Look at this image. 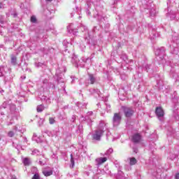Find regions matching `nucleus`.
<instances>
[{
	"label": "nucleus",
	"instance_id": "7c9ffc66",
	"mask_svg": "<svg viewBox=\"0 0 179 179\" xmlns=\"http://www.w3.org/2000/svg\"><path fill=\"white\" fill-rule=\"evenodd\" d=\"M49 124H50V125L55 124V118L52 117H49Z\"/></svg>",
	"mask_w": 179,
	"mask_h": 179
},
{
	"label": "nucleus",
	"instance_id": "72a5a7b5",
	"mask_svg": "<svg viewBox=\"0 0 179 179\" xmlns=\"http://www.w3.org/2000/svg\"><path fill=\"white\" fill-rule=\"evenodd\" d=\"M32 179H41V178L40 177V174H38V173H35L32 177Z\"/></svg>",
	"mask_w": 179,
	"mask_h": 179
},
{
	"label": "nucleus",
	"instance_id": "f3484780",
	"mask_svg": "<svg viewBox=\"0 0 179 179\" xmlns=\"http://www.w3.org/2000/svg\"><path fill=\"white\" fill-rule=\"evenodd\" d=\"M93 115V112L90 111L87 113L86 117H85V120L87 122H92V116Z\"/></svg>",
	"mask_w": 179,
	"mask_h": 179
},
{
	"label": "nucleus",
	"instance_id": "a18cd8bd",
	"mask_svg": "<svg viewBox=\"0 0 179 179\" xmlns=\"http://www.w3.org/2000/svg\"><path fill=\"white\" fill-rule=\"evenodd\" d=\"M44 122V119H41L39 121V124H43Z\"/></svg>",
	"mask_w": 179,
	"mask_h": 179
},
{
	"label": "nucleus",
	"instance_id": "6e6552de",
	"mask_svg": "<svg viewBox=\"0 0 179 179\" xmlns=\"http://www.w3.org/2000/svg\"><path fill=\"white\" fill-rule=\"evenodd\" d=\"M124 113L125 117L129 118V117H132V115H134L135 111L134 110V109H132V108H124Z\"/></svg>",
	"mask_w": 179,
	"mask_h": 179
},
{
	"label": "nucleus",
	"instance_id": "4d7b16f0",
	"mask_svg": "<svg viewBox=\"0 0 179 179\" xmlns=\"http://www.w3.org/2000/svg\"><path fill=\"white\" fill-rule=\"evenodd\" d=\"M8 125H12V122H10V124H8Z\"/></svg>",
	"mask_w": 179,
	"mask_h": 179
},
{
	"label": "nucleus",
	"instance_id": "7ed1b4c3",
	"mask_svg": "<svg viewBox=\"0 0 179 179\" xmlns=\"http://www.w3.org/2000/svg\"><path fill=\"white\" fill-rule=\"evenodd\" d=\"M166 52V49L164 48H157L155 50V55L157 59H160L161 64H164V53Z\"/></svg>",
	"mask_w": 179,
	"mask_h": 179
},
{
	"label": "nucleus",
	"instance_id": "58836bf2",
	"mask_svg": "<svg viewBox=\"0 0 179 179\" xmlns=\"http://www.w3.org/2000/svg\"><path fill=\"white\" fill-rule=\"evenodd\" d=\"M32 155H38V150H34L32 151Z\"/></svg>",
	"mask_w": 179,
	"mask_h": 179
},
{
	"label": "nucleus",
	"instance_id": "a211bd4d",
	"mask_svg": "<svg viewBox=\"0 0 179 179\" xmlns=\"http://www.w3.org/2000/svg\"><path fill=\"white\" fill-rule=\"evenodd\" d=\"M166 17H170L171 20H174V19H176V13L173 11H170V13L166 14Z\"/></svg>",
	"mask_w": 179,
	"mask_h": 179
},
{
	"label": "nucleus",
	"instance_id": "680f3d73",
	"mask_svg": "<svg viewBox=\"0 0 179 179\" xmlns=\"http://www.w3.org/2000/svg\"><path fill=\"white\" fill-rule=\"evenodd\" d=\"M87 176H89V173L88 172H87Z\"/></svg>",
	"mask_w": 179,
	"mask_h": 179
},
{
	"label": "nucleus",
	"instance_id": "39448f33",
	"mask_svg": "<svg viewBox=\"0 0 179 179\" xmlns=\"http://www.w3.org/2000/svg\"><path fill=\"white\" fill-rule=\"evenodd\" d=\"M43 87H45V89H55V85L51 82H49L47 79L43 80Z\"/></svg>",
	"mask_w": 179,
	"mask_h": 179
},
{
	"label": "nucleus",
	"instance_id": "4be33fe9",
	"mask_svg": "<svg viewBox=\"0 0 179 179\" xmlns=\"http://www.w3.org/2000/svg\"><path fill=\"white\" fill-rule=\"evenodd\" d=\"M80 29L82 31H85V34L89 35V31H87V27L83 24H81Z\"/></svg>",
	"mask_w": 179,
	"mask_h": 179
},
{
	"label": "nucleus",
	"instance_id": "dca6fc26",
	"mask_svg": "<svg viewBox=\"0 0 179 179\" xmlns=\"http://www.w3.org/2000/svg\"><path fill=\"white\" fill-rule=\"evenodd\" d=\"M127 162H129V164L130 166H135V164H136L138 161L135 157H129L127 159Z\"/></svg>",
	"mask_w": 179,
	"mask_h": 179
},
{
	"label": "nucleus",
	"instance_id": "09e8293b",
	"mask_svg": "<svg viewBox=\"0 0 179 179\" xmlns=\"http://www.w3.org/2000/svg\"><path fill=\"white\" fill-rule=\"evenodd\" d=\"M86 13L87 15H90V11L89 10H87Z\"/></svg>",
	"mask_w": 179,
	"mask_h": 179
},
{
	"label": "nucleus",
	"instance_id": "de8ad7c7",
	"mask_svg": "<svg viewBox=\"0 0 179 179\" xmlns=\"http://www.w3.org/2000/svg\"><path fill=\"white\" fill-rule=\"evenodd\" d=\"M71 78L72 79L71 83H73V81L75 80V77L71 76Z\"/></svg>",
	"mask_w": 179,
	"mask_h": 179
},
{
	"label": "nucleus",
	"instance_id": "0eeeda50",
	"mask_svg": "<svg viewBox=\"0 0 179 179\" xmlns=\"http://www.w3.org/2000/svg\"><path fill=\"white\" fill-rule=\"evenodd\" d=\"M62 72H64V69H61V70L58 69L56 71L57 80L59 83V82L64 83V78H62Z\"/></svg>",
	"mask_w": 179,
	"mask_h": 179
},
{
	"label": "nucleus",
	"instance_id": "6e6d98bb",
	"mask_svg": "<svg viewBox=\"0 0 179 179\" xmlns=\"http://www.w3.org/2000/svg\"><path fill=\"white\" fill-rule=\"evenodd\" d=\"M48 2H51L52 0H46Z\"/></svg>",
	"mask_w": 179,
	"mask_h": 179
},
{
	"label": "nucleus",
	"instance_id": "c03bdc74",
	"mask_svg": "<svg viewBox=\"0 0 179 179\" xmlns=\"http://www.w3.org/2000/svg\"><path fill=\"white\" fill-rule=\"evenodd\" d=\"M72 120H73V122L76 120V115H73L72 116Z\"/></svg>",
	"mask_w": 179,
	"mask_h": 179
},
{
	"label": "nucleus",
	"instance_id": "6ab92c4d",
	"mask_svg": "<svg viewBox=\"0 0 179 179\" xmlns=\"http://www.w3.org/2000/svg\"><path fill=\"white\" fill-rule=\"evenodd\" d=\"M113 152H114V150H113V148H109L104 154L101 153L100 155L101 156H110L111 155V153H113Z\"/></svg>",
	"mask_w": 179,
	"mask_h": 179
},
{
	"label": "nucleus",
	"instance_id": "473e14b6",
	"mask_svg": "<svg viewBox=\"0 0 179 179\" xmlns=\"http://www.w3.org/2000/svg\"><path fill=\"white\" fill-rule=\"evenodd\" d=\"M31 23H36L37 22V18L36 17L35 15H32L31 17Z\"/></svg>",
	"mask_w": 179,
	"mask_h": 179
},
{
	"label": "nucleus",
	"instance_id": "1a4fd4ad",
	"mask_svg": "<svg viewBox=\"0 0 179 179\" xmlns=\"http://www.w3.org/2000/svg\"><path fill=\"white\" fill-rule=\"evenodd\" d=\"M107 160H108V158L107 157H98L95 159V163L96 166L99 167V166H101V164H103V163H106Z\"/></svg>",
	"mask_w": 179,
	"mask_h": 179
},
{
	"label": "nucleus",
	"instance_id": "864d4df0",
	"mask_svg": "<svg viewBox=\"0 0 179 179\" xmlns=\"http://www.w3.org/2000/svg\"><path fill=\"white\" fill-rule=\"evenodd\" d=\"M24 142H26V143H27V138H24Z\"/></svg>",
	"mask_w": 179,
	"mask_h": 179
},
{
	"label": "nucleus",
	"instance_id": "393cba45",
	"mask_svg": "<svg viewBox=\"0 0 179 179\" xmlns=\"http://www.w3.org/2000/svg\"><path fill=\"white\" fill-rule=\"evenodd\" d=\"M90 92L93 94H95L96 93V94H98V96H100V94H101L100 90H99V89H91L90 90Z\"/></svg>",
	"mask_w": 179,
	"mask_h": 179
},
{
	"label": "nucleus",
	"instance_id": "a19ab883",
	"mask_svg": "<svg viewBox=\"0 0 179 179\" xmlns=\"http://www.w3.org/2000/svg\"><path fill=\"white\" fill-rule=\"evenodd\" d=\"M35 65H36V66H37L38 68V66H41V65H43V64H41V63H38V64L36 63Z\"/></svg>",
	"mask_w": 179,
	"mask_h": 179
},
{
	"label": "nucleus",
	"instance_id": "603ef678",
	"mask_svg": "<svg viewBox=\"0 0 179 179\" xmlns=\"http://www.w3.org/2000/svg\"><path fill=\"white\" fill-rule=\"evenodd\" d=\"M134 153H138V150L134 148Z\"/></svg>",
	"mask_w": 179,
	"mask_h": 179
},
{
	"label": "nucleus",
	"instance_id": "3c124183",
	"mask_svg": "<svg viewBox=\"0 0 179 179\" xmlns=\"http://www.w3.org/2000/svg\"><path fill=\"white\" fill-rule=\"evenodd\" d=\"M10 179H17L15 176H13Z\"/></svg>",
	"mask_w": 179,
	"mask_h": 179
},
{
	"label": "nucleus",
	"instance_id": "8fccbe9b",
	"mask_svg": "<svg viewBox=\"0 0 179 179\" xmlns=\"http://www.w3.org/2000/svg\"><path fill=\"white\" fill-rule=\"evenodd\" d=\"M176 179H179V173H177V174H176Z\"/></svg>",
	"mask_w": 179,
	"mask_h": 179
},
{
	"label": "nucleus",
	"instance_id": "f257e3e1",
	"mask_svg": "<svg viewBox=\"0 0 179 179\" xmlns=\"http://www.w3.org/2000/svg\"><path fill=\"white\" fill-rule=\"evenodd\" d=\"M108 130V124L105 121H101L98 126V128L92 132L91 136L92 141L100 142L101 137L103 136L104 131Z\"/></svg>",
	"mask_w": 179,
	"mask_h": 179
},
{
	"label": "nucleus",
	"instance_id": "49530a36",
	"mask_svg": "<svg viewBox=\"0 0 179 179\" xmlns=\"http://www.w3.org/2000/svg\"><path fill=\"white\" fill-rule=\"evenodd\" d=\"M82 128H83V126H82V125H79V126H78V129H79V131H82Z\"/></svg>",
	"mask_w": 179,
	"mask_h": 179
},
{
	"label": "nucleus",
	"instance_id": "052dcab7",
	"mask_svg": "<svg viewBox=\"0 0 179 179\" xmlns=\"http://www.w3.org/2000/svg\"><path fill=\"white\" fill-rule=\"evenodd\" d=\"M85 38H87V36H85Z\"/></svg>",
	"mask_w": 179,
	"mask_h": 179
},
{
	"label": "nucleus",
	"instance_id": "a878e982",
	"mask_svg": "<svg viewBox=\"0 0 179 179\" xmlns=\"http://www.w3.org/2000/svg\"><path fill=\"white\" fill-rule=\"evenodd\" d=\"M71 169H73L75 167V159H73V155L71 154Z\"/></svg>",
	"mask_w": 179,
	"mask_h": 179
},
{
	"label": "nucleus",
	"instance_id": "5701e85b",
	"mask_svg": "<svg viewBox=\"0 0 179 179\" xmlns=\"http://www.w3.org/2000/svg\"><path fill=\"white\" fill-rule=\"evenodd\" d=\"M11 64L12 65H17V59L16 58V56L13 55H11Z\"/></svg>",
	"mask_w": 179,
	"mask_h": 179
},
{
	"label": "nucleus",
	"instance_id": "37998d69",
	"mask_svg": "<svg viewBox=\"0 0 179 179\" xmlns=\"http://www.w3.org/2000/svg\"><path fill=\"white\" fill-rule=\"evenodd\" d=\"M102 17H101V16L97 15V19H98V20H101Z\"/></svg>",
	"mask_w": 179,
	"mask_h": 179
},
{
	"label": "nucleus",
	"instance_id": "c85d7f7f",
	"mask_svg": "<svg viewBox=\"0 0 179 179\" xmlns=\"http://www.w3.org/2000/svg\"><path fill=\"white\" fill-rule=\"evenodd\" d=\"M23 163L24 166H29L30 165V159L29 158H24L23 159Z\"/></svg>",
	"mask_w": 179,
	"mask_h": 179
},
{
	"label": "nucleus",
	"instance_id": "13d9d810",
	"mask_svg": "<svg viewBox=\"0 0 179 179\" xmlns=\"http://www.w3.org/2000/svg\"><path fill=\"white\" fill-rule=\"evenodd\" d=\"M124 58H125V59H127V55H124Z\"/></svg>",
	"mask_w": 179,
	"mask_h": 179
},
{
	"label": "nucleus",
	"instance_id": "ddd939ff",
	"mask_svg": "<svg viewBox=\"0 0 179 179\" xmlns=\"http://www.w3.org/2000/svg\"><path fill=\"white\" fill-rule=\"evenodd\" d=\"M141 134H136L132 136V142H134V143H138L141 142Z\"/></svg>",
	"mask_w": 179,
	"mask_h": 179
},
{
	"label": "nucleus",
	"instance_id": "bf43d9fd",
	"mask_svg": "<svg viewBox=\"0 0 179 179\" xmlns=\"http://www.w3.org/2000/svg\"><path fill=\"white\" fill-rule=\"evenodd\" d=\"M65 71H66V69H64V71L65 72Z\"/></svg>",
	"mask_w": 179,
	"mask_h": 179
},
{
	"label": "nucleus",
	"instance_id": "e433bc0d",
	"mask_svg": "<svg viewBox=\"0 0 179 179\" xmlns=\"http://www.w3.org/2000/svg\"><path fill=\"white\" fill-rule=\"evenodd\" d=\"M151 66H150V65L146 64V65L145 66V71H147V72H150V69Z\"/></svg>",
	"mask_w": 179,
	"mask_h": 179
},
{
	"label": "nucleus",
	"instance_id": "4468645a",
	"mask_svg": "<svg viewBox=\"0 0 179 179\" xmlns=\"http://www.w3.org/2000/svg\"><path fill=\"white\" fill-rule=\"evenodd\" d=\"M89 80L90 82L91 85H94L96 83V81L97 80V77L94 76V74L89 73Z\"/></svg>",
	"mask_w": 179,
	"mask_h": 179
},
{
	"label": "nucleus",
	"instance_id": "f704fd0d",
	"mask_svg": "<svg viewBox=\"0 0 179 179\" xmlns=\"http://www.w3.org/2000/svg\"><path fill=\"white\" fill-rule=\"evenodd\" d=\"M106 107L107 113H110V111H111V106H110L108 103H106Z\"/></svg>",
	"mask_w": 179,
	"mask_h": 179
},
{
	"label": "nucleus",
	"instance_id": "e2e57ef3",
	"mask_svg": "<svg viewBox=\"0 0 179 179\" xmlns=\"http://www.w3.org/2000/svg\"><path fill=\"white\" fill-rule=\"evenodd\" d=\"M64 90H65V87H64Z\"/></svg>",
	"mask_w": 179,
	"mask_h": 179
},
{
	"label": "nucleus",
	"instance_id": "412c9836",
	"mask_svg": "<svg viewBox=\"0 0 179 179\" xmlns=\"http://www.w3.org/2000/svg\"><path fill=\"white\" fill-rule=\"evenodd\" d=\"M116 179H125V176H124V173L122 171H118L117 175L116 176Z\"/></svg>",
	"mask_w": 179,
	"mask_h": 179
},
{
	"label": "nucleus",
	"instance_id": "f03ea898",
	"mask_svg": "<svg viewBox=\"0 0 179 179\" xmlns=\"http://www.w3.org/2000/svg\"><path fill=\"white\" fill-rule=\"evenodd\" d=\"M2 108H9L8 118H16L19 114L17 109L16 108V105L12 103L10 101H4L1 106V109Z\"/></svg>",
	"mask_w": 179,
	"mask_h": 179
},
{
	"label": "nucleus",
	"instance_id": "9b49d317",
	"mask_svg": "<svg viewBox=\"0 0 179 179\" xmlns=\"http://www.w3.org/2000/svg\"><path fill=\"white\" fill-rule=\"evenodd\" d=\"M67 31L70 33V34H73V36H76V34H78V29H73V24H71L67 26Z\"/></svg>",
	"mask_w": 179,
	"mask_h": 179
},
{
	"label": "nucleus",
	"instance_id": "5fc2aeb1",
	"mask_svg": "<svg viewBox=\"0 0 179 179\" xmlns=\"http://www.w3.org/2000/svg\"><path fill=\"white\" fill-rule=\"evenodd\" d=\"M76 65H79V64L78 63V60L76 61Z\"/></svg>",
	"mask_w": 179,
	"mask_h": 179
},
{
	"label": "nucleus",
	"instance_id": "423d86ee",
	"mask_svg": "<svg viewBox=\"0 0 179 179\" xmlns=\"http://www.w3.org/2000/svg\"><path fill=\"white\" fill-rule=\"evenodd\" d=\"M42 173L45 177H50V176H52V173H54V169L46 167L43 169Z\"/></svg>",
	"mask_w": 179,
	"mask_h": 179
},
{
	"label": "nucleus",
	"instance_id": "aec40b11",
	"mask_svg": "<svg viewBox=\"0 0 179 179\" xmlns=\"http://www.w3.org/2000/svg\"><path fill=\"white\" fill-rule=\"evenodd\" d=\"M41 100L42 101H45V103H46V104H50L51 103V99H50L48 96H43L41 97Z\"/></svg>",
	"mask_w": 179,
	"mask_h": 179
},
{
	"label": "nucleus",
	"instance_id": "bb28decb",
	"mask_svg": "<svg viewBox=\"0 0 179 179\" xmlns=\"http://www.w3.org/2000/svg\"><path fill=\"white\" fill-rule=\"evenodd\" d=\"M102 173L103 174H107L108 176H109V174H111V171L108 170V169L107 167H104V169L102 171Z\"/></svg>",
	"mask_w": 179,
	"mask_h": 179
},
{
	"label": "nucleus",
	"instance_id": "20e7f679",
	"mask_svg": "<svg viewBox=\"0 0 179 179\" xmlns=\"http://www.w3.org/2000/svg\"><path fill=\"white\" fill-rule=\"evenodd\" d=\"M121 115L119 113H115L112 121L113 127H118V125L121 124Z\"/></svg>",
	"mask_w": 179,
	"mask_h": 179
},
{
	"label": "nucleus",
	"instance_id": "2f4dec72",
	"mask_svg": "<svg viewBox=\"0 0 179 179\" xmlns=\"http://www.w3.org/2000/svg\"><path fill=\"white\" fill-rule=\"evenodd\" d=\"M173 54H175L176 55H179V48H174L173 50Z\"/></svg>",
	"mask_w": 179,
	"mask_h": 179
},
{
	"label": "nucleus",
	"instance_id": "ea45409f",
	"mask_svg": "<svg viewBox=\"0 0 179 179\" xmlns=\"http://www.w3.org/2000/svg\"><path fill=\"white\" fill-rule=\"evenodd\" d=\"M39 164H41V166H44L45 164V162L39 161Z\"/></svg>",
	"mask_w": 179,
	"mask_h": 179
},
{
	"label": "nucleus",
	"instance_id": "c756f323",
	"mask_svg": "<svg viewBox=\"0 0 179 179\" xmlns=\"http://www.w3.org/2000/svg\"><path fill=\"white\" fill-rule=\"evenodd\" d=\"M8 1L4 0L3 2L0 3V9H3L5 8Z\"/></svg>",
	"mask_w": 179,
	"mask_h": 179
},
{
	"label": "nucleus",
	"instance_id": "9d476101",
	"mask_svg": "<svg viewBox=\"0 0 179 179\" xmlns=\"http://www.w3.org/2000/svg\"><path fill=\"white\" fill-rule=\"evenodd\" d=\"M155 114L159 120H160L162 117H164V110H163L162 107H157L155 110Z\"/></svg>",
	"mask_w": 179,
	"mask_h": 179
},
{
	"label": "nucleus",
	"instance_id": "b1692460",
	"mask_svg": "<svg viewBox=\"0 0 179 179\" xmlns=\"http://www.w3.org/2000/svg\"><path fill=\"white\" fill-rule=\"evenodd\" d=\"M6 69H8L5 66H1L0 67V76H3L6 73Z\"/></svg>",
	"mask_w": 179,
	"mask_h": 179
},
{
	"label": "nucleus",
	"instance_id": "79ce46f5",
	"mask_svg": "<svg viewBox=\"0 0 179 179\" xmlns=\"http://www.w3.org/2000/svg\"><path fill=\"white\" fill-rule=\"evenodd\" d=\"M173 115L175 116L176 120H179V117L176 115V111L173 113Z\"/></svg>",
	"mask_w": 179,
	"mask_h": 179
},
{
	"label": "nucleus",
	"instance_id": "cd10ccee",
	"mask_svg": "<svg viewBox=\"0 0 179 179\" xmlns=\"http://www.w3.org/2000/svg\"><path fill=\"white\" fill-rule=\"evenodd\" d=\"M37 112L38 113H41L44 110V106L43 105H39L36 108Z\"/></svg>",
	"mask_w": 179,
	"mask_h": 179
},
{
	"label": "nucleus",
	"instance_id": "2eb2a0df",
	"mask_svg": "<svg viewBox=\"0 0 179 179\" xmlns=\"http://www.w3.org/2000/svg\"><path fill=\"white\" fill-rule=\"evenodd\" d=\"M148 9L150 10V16H155L156 15V8H155V5L151 4L150 7Z\"/></svg>",
	"mask_w": 179,
	"mask_h": 179
},
{
	"label": "nucleus",
	"instance_id": "c9c22d12",
	"mask_svg": "<svg viewBox=\"0 0 179 179\" xmlns=\"http://www.w3.org/2000/svg\"><path fill=\"white\" fill-rule=\"evenodd\" d=\"M45 134H46L48 136H52V132H51L50 131L46 130L45 131Z\"/></svg>",
	"mask_w": 179,
	"mask_h": 179
},
{
	"label": "nucleus",
	"instance_id": "f8f14e48",
	"mask_svg": "<svg viewBox=\"0 0 179 179\" xmlns=\"http://www.w3.org/2000/svg\"><path fill=\"white\" fill-rule=\"evenodd\" d=\"M94 53H92L90 56V57H87V58H85V57H82V61L85 63V64H88V65H91L92 64V58H94Z\"/></svg>",
	"mask_w": 179,
	"mask_h": 179
},
{
	"label": "nucleus",
	"instance_id": "4c0bfd02",
	"mask_svg": "<svg viewBox=\"0 0 179 179\" xmlns=\"http://www.w3.org/2000/svg\"><path fill=\"white\" fill-rule=\"evenodd\" d=\"M8 135L10 138H13V136H15V133L13 131H9Z\"/></svg>",
	"mask_w": 179,
	"mask_h": 179
}]
</instances>
